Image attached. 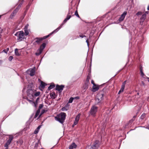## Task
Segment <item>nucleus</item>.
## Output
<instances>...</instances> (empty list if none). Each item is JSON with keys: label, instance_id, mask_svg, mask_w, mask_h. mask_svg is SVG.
Wrapping results in <instances>:
<instances>
[{"label": "nucleus", "instance_id": "obj_33", "mask_svg": "<svg viewBox=\"0 0 149 149\" xmlns=\"http://www.w3.org/2000/svg\"><path fill=\"white\" fill-rule=\"evenodd\" d=\"M37 102H33V103H32V104H33V105H34V107H36V105L37 104Z\"/></svg>", "mask_w": 149, "mask_h": 149}, {"label": "nucleus", "instance_id": "obj_47", "mask_svg": "<svg viewBox=\"0 0 149 149\" xmlns=\"http://www.w3.org/2000/svg\"><path fill=\"white\" fill-rule=\"evenodd\" d=\"M68 20V19H67L66 18L65 20H64L63 21V22L64 23H65Z\"/></svg>", "mask_w": 149, "mask_h": 149}, {"label": "nucleus", "instance_id": "obj_38", "mask_svg": "<svg viewBox=\"0 0 149 149\" xmlns=\"http://www.w3.org/2000/svg\"><path fill=\"white\" fill-rule=\"evenodd\" d=\"M71 17V15H68L66 18L67 19L69 20L70 18Z\"/></svg>", "mask_w": 149, "mask_h": 149}, {"label": "nucleus", "instance_id": "obj_30", "mask_svg": "<svg viewBox=\"0 0 149 149\" xmlns=\"http://www.w3.org/2000/svg\"><path fill=\"white\" fill-rule=\"evenodd\" d=\"M73 99L72 98H70L69 100L68 101V103H71L72 102Z\"/></svg>", "mask_w": 149, "mask_h": 149}, {"label": "nucleus", "instance_id": "obj_45", "mask_svg": "<svg viewBox=\"0 0 149 149\" xmlns=\"http://www.w3.org/2000/svg\"><path fill=\"white\" fill-rule=\"evenodd\" d=\"M141 74V76H143L144 75V74L143 71H140Z\"/></svg>", "mask_w": 149, "mask_h": 149}, {"label": "nucleus", "instance_id": "obj_18", "mask_svg": "<svg viewBox=\"0 0 149 149\" xmlns=\"http://www.w3.org/2000/svg\"><path fill=\"white\" fill-rule=\"evenodd\" d=\"M18 49H15V54L17 56H19L20 55V54L18 51Z\"/></svg>", "mask_w": 149, "mask_h": 149}, {"label": "nucleus", "instance_id": "obj_16", "mask_svg": "<svg viewBox=\"0 0 149 149\" xmlns=\"http://www.w3.org/2000/svg\"><path fill=\"white\" fill-rule=\"evenodd\" d=\"M50 96L52 99H55L56 96V94L54 92H52L50 93Z\"/></svg>", "mask_w": 149, "mask_h": 149}, {"label": "nucleus", "instance_id": "obj_28", "mask_svg": "<svg viewBox=\"0 0 149 149\" xmlns=\"http://www.w3.org/2000/svg\"><path fill=\"white\" fill-rule=\"evenodd\" d=\"M24 31L25 32V35H27L29 34V32L27 30V28L26 29V28H25Z\"/></svg>", "mask_w": 149, "mask_h": 149}, {"label": "nucleus", "instance_id": "obj_56", "mask_svg": "<svg viewBox=\"0 0 149 149\" xmlns=\"http://www.w3.org/2000/svg\"><path fill=\"white\" fill-rule=\"evenodd\" d=\"M146 13L147 14H148V12H146Z\"/></svg>", "mask_w": 149, "mask_h": 149}, {"label": "nucleus", "instance_id": "obj_57", "mask_svg": "<svg viewBox=\"0 0 149 149\" xmlns=\"http://www.w3.org/2000/svg\"><path fill=\"white\" fill-rule=\"evenodd\" d=\"M1 15H0V18H1Z\"/></svg>", "mask_w": 149, "mask_h": 149}, {"label": "nucleus", "instance_id": "obj_44", "mask_svg": "<svg viewBox=\"0 0 149 149\" xmlns=\"http://www.w3.org/2000/svg\"><path fill=\"white\" fill-rule=\"evenodd\" d=\"M86 36H84L83 35H79V37H81V38H83L84 37H85Z\"/></svg>", "mask_w": 149, "mask_h": 149}, {"label": "nucleus", "instance_id": "obj_2", "mask_svg": "<svg viewBox=\"0 0 149 149\" xmlns=\"http://www.w3.org/2000/svg\"><path fill=\"white\" fill-rule=\"evenodd\" d=\"M15 35L18 37L17 40L19 41H22L24 38V34L23 31L18 32Z\"/></svg>", "mask_w": 149, "mask_h": 149}, {"label": "nucleus", "instance_id": "obj_25", "mask_svg": "<svg viewBox=\"0 0 149 149\" xmlns=\"http://www.w3.org/2000/svg\"><path fill=\"white\" fill-rule=\"evenodd\" d=\"M16 14H15V12L14 11H13V13L10 15V18H12Z\"/></svg>", "mask_w": 149, "mask_h": 149}, {"label": "nucleus", "instance_id": "obj_49", "mask_svg": "<svg viewBox=\"0 0 149 149\" xmlns=\"http://www.w3.org/2000/svg\"><path fill=\"white\" fill-rule=\"evenodd\" d=\"M39 98H38L37 99H36V102H37V101L39 100Z\"/></svg>", "mask_w": 149, "mask_h": 149}, {"label": "nucleus", "instance_id": "obj_17", "mask_svg": "<svg viewBox=\"0 0 149 149\" xmlns=\"http://www.w3.org/2000/svg\"><path fill=\"white\" fill-rule=\"evenodd\" d=\"M146 14H143L141 17V20L142 21H143L144 20H145V19L146 18Z\"/></svg>", "mask_w": 149, "mask_h": 149}, {"label": "nucleus", "instance_id": "obj_1", "mask_svg": "<svg viewBox=\"0 0 149 149\" xmlns=\"http://www.w3.org/2000/svg\"><path fill=\"white\" fill-rule=\"evenodd\" d=\"M66 114L63 112H61L56 117H55L56 120H58L60 123H62L64 122L66 117Z\"/></svg>", "mask_w": 149, "mask_h": 149}, {"label": "nucleus", "instance_id": "obj_35", "mask_svg": "<svg viewBox=\"0 0 149 149\" xmlns=\"http://www.w3.org/2000/svg\"><path fill=\"white\" fill-rule=\"evenodd\" d=\"M19 10L18 8H16L14 11L15 12V14H16L18 12Z\"/></svg>", "mask_w": 149, "mask_h": 149}, {"label": "nucleus", "instance_id": "obj_3", "mask_svg": "<svg viewBox=\"0 0 149 149\" xmlns=\"http://www.w3.org/2000/svg\"><path fill=\"white\" fill-rule=\"evenodd\" d=\"M104 94L101 93H99L97 96V98L96 100V102L99 103L103 100Z\"/></svg>", "mask_w": 149, "mask_h": 149}, {"label": "nucleus", "instance_id": "obj_37", "mask_svg": "<svg viewBox=\"0 0 149 149\" xmlns=\"http://www.w3.org/2000/svg\"><path fill=\"white\" fill-rule=\"evenodd\" d=\"M22 3H20V4H19L18 6L16 8H18L19 9H19L20 8L21 6H22Z\"/></svg>", "mask_w": 149, "mask_h": 149}, {"label": "nucleus", "instance_id": "obj_51", "mask_svg": "<svg viewBox=\"0 0 149 149\" xmlns=\"http://www.w3.org/2000/svg\"><path fill=\"white\" fill-rule=\"evenodd\" d=\"M40 128V126H38L37 128V130H39V129Z\"/></svg>", "mask_w": 149, "mask_h": 149}, {"label": "nucleus", "instance_id": "obj_7", "mask_svg": "<svg viewBox=\"0 0 149 149\" xmlns=\"http://www.w3.org/2000/svg\"><path fill=\"white\" fill-rule=\"evenodd\" d=\"M46 44L45 43H43L42 44V45H41L40 47V48L39 50V53H36V54L37 55H40L42 52V51L43 49L45 48V47Z\"/></svg>", "mask_w": 149, "mask_h": 149}, {"label": "nucleus", "instance_id": "obj_50", "mask_svg": "<svg viewBox=\"0 0 149 149\" xmlns=\"http://www.w3.org/2000/svg\"><path fill=\"white\" fill-rule=\"evenodd\" d=\"M140 71H142V67H140Z\"/></svg>", "mask_w": 149, "mask_h": 149}, {"label": "nucleus", "instance_id": "obj_41", "mask_svg": "<svg viewBox=\"0 0 149 149\" xmlns=\"http://www.w3.org/2000/svg\"><path fill=\"white\" fill-rule=\"evenodd\" d=\"M38 132V130H37V129H36L34 131V133L35 134H36Z\"/></svg>", "mask_w": 149, "mask_h": 149}, {"label": "nucleus", "instance_id": "obj_23", "mask_svg": "<svg viewBox=\"0 0 149 149\" xmlns=\"http://www.w3.org/2000/svg\"><path fill=\"white\" fill-rule=\"evenodd\" d=\"M29 97H27V100L30 103L32 104L33 103V99H31V100H29Z\"/></svg>", "mask_w": 149, "mask_h": 149}, {"label": "nucleus", "instance_id": "obj_32", "mask_svg": "<svg viewBox=\"0 0 149 149\" xmlns=\"http://www.w3.org/2000/svg\"><path fill=\"white\" fill-rule=\"evenodd\" d=\"M13 56H9V57L8 58V60L9 61H10L13 59Z\"/></svg>", "mask_w": 149, "mask_h": 149}, {"label": "nucleus", "instance_id": "obj_53", "mask_svg": "<svg viewBox=\"0 0 149 149\" xmlns=\"http://www.w3.org/2000/svg\"><path fill=\"white\" fill-rule=\"evenodd\" d=\"M147 9L148 10H149V5L148 6V7H147Z\"/></svg>", "mask_w": 149, "mask_h": 149}, {"label": "nucleus", "instance_id": "obj_12", "mask_svg": "<svg viewBox=\"0 0 149 149\" xmlns=\"http://www.w3.org/2000/svg\"><path fill=\"white\" fill-rule=\"evenodd\" d=\"M64 86L63 85H57L56 86V90L58 91H62L63 89Z\"/></svg>", "mask_w": 149, "mask_h": 149}, {"label": "nucleus", "instance_id": "obj_31", "mask_svg": "<svg viewBox=\"0 0 149 149\" xmlns=\"http://www.w3.org/2000/svg\"><path fill=\"white\" fill-rule=\"evenodd\" d=\"M75 15L78 17H79V16L78 14L77 10H76L75 12Z\"/></svg>", "mask_w": 149, "mask_h": 149}, {"label": "nucleus", "instance_id": "obj_19", "mask_svg": "<svg viewBox=\"0 0 149 149\" xmlns=\"http://www.w3.org/2000/svg\"><path fill=\"white\" fill-rule=\"evenodd\" d=\"M40 93L39 92H36V91L34 90V96H38L39 95Z\"/></svg>", "mask_w": 149, "mask_h": 149}, {"label": "nucleus", "instance_id": "obj_20", "mask_svg": "<svg viewBox=\"0 0 149 149\" xmlns=\"http://www.w3.org/2000/svg\"><path fill=\"white\" fill-rule=\"evenodd\" d=\"M11 142L8 140L6 143L5 145V147H8V146L10 144Z\"/></svg>", "mask_w": 149, "mask_h": 149}, {"label": "nucleus", "instance_id": "obj_22", "mask_svg": "<svg viewBox=\"0 0 149 149\" xmlns=\"http://www.w3.org/2000/svg\"><path fill=\"white\" fill-rule=\"evenodd\" d=\"M40 113V109H38L37 110V112H36V114H35V118H36V117H37L38 116L39 114Z\"/></svg>", "mask_w": 149, "mask_h": 149}, {"label": "nucleus", "instance_id": "obj_48", "mask_svg": "<svg viewBox=\"0 0 149 149\" xmlns=\"http://www.w3.org/2000/svg\"><path fill=\"white\" fill-rule=\"evenodd\" d=\"M57 29H56L53 32H52V33H54V32H56L57 31Z\"/></svg>", "mask_w": 149, "mask_h": 149}, {"label": "nucleus", "instance_id": "obj_11", "mask_svg": "<svg viewBox=\"0 0 149 149\" xmlns=\"http://www.w3.org/2000/svg\"><path fill=\"white\" fill-rule=\"evenodd\" d=\"M98 147V145L97 143L93 145L92 146L88 147L87 148V149H97Z\"/></svg>", "mask_w": 149, "mask_h": 149}, {"label": "nucleus", "instance_id": "obj_15", "mask_svg": "<svg viewBox=\"0 0 149 149\" xmlns=\"http://www.w3.org/2000/svg\"><path fill=\"white\" fill-rule=\"evenodd\" d=\"M77 147V145L75 143H73L69 146V149H73L76 148Z\"/></svg>", "mask_w": 149, "mask_h": 149}, {"label": "nucleus", "instance_id": "obj_29", "mask_svg": "<svg viewBox=\"0 0 149 149\" xmlns=\"http://www.w3.org/2000/svg\"><path fill=\"white\" fill-rule=\"evenodd\" d=\"M9 50V48H8L6 49L3 50V52H4L6 53H7Z\"/></svg>", "mask_w": 149, "mask_h": 149}, {"label": "nucleus", "instance_id": "obj_27", "mask_svg": "<svg viewBox=\"0 0 149 149\" xmlns=\"http://www.w3.org/2000/svg\"><path fill=\"white\" fill-rule=\"evenodd\" d=\"M145 116H145V113H143V114H142V115L141 116V119H143L145 118Z\"/></svg>", "mask_w": 149, "mask_h": 149}, {"label": "nucleus", "instance_id": "obj_42", "mask_svg": "<svg viewBox=\"0 0 149 149\" xmlns=\"http://www.w3.org/2000/svg\"><path fill=\"white\" fill-rule=\"evenodd\" d=\"M83 88L84 89H86L88 88V85H85V86H84Z\"/></svg>", "mask_w": 149, "mask_h": 149}, {"label": "nucleus", "instance_id": "obj_21", "mask_svg": "<svg viewBox=\"0 0 149 149\" xmlns=\"http://www.w3.org/2000/svg\"><path fill=\"white\" fill-rule=\"evenodd\" d=\"M46 85V84L43 82L41 81V86L42 88H44Z\"/></svg>", "mask_w": 149, "mask_h": 149}, {"label": "nucleus", "instance_id": "obj_4", "mask_svg": "<svg viewBox=\"0 0 149 149\" xmlns=\"http://www.w3.org/2000/svg\"><path fill=\"white\" fill-rule=\"evenodd\" d=\"M97 107L95 106H93L91 108L90 111V114L93 116H95V114L97 111Z\"/></svg>", "mask_w": 149, "mask_h": 149}, {"label": "nucleus", "instance_id": "obj_6", "mask_svg": "<svg viewBox=\"0 0 149 149\" xmlns=\"http://www.w3.org/2000/svg\"><path fill=\"white\" fill-rule=\"evenodd\" d=\"M27 73L29 74L31 76H33L35 72V68H34L30 69L28 70Z\"/></svg>", "mask_w": 149, "mask_h": 149}, {"label": "nucleus", "instance_id": "obj_13", "mask_svg": "<svg viewBox=\"0 0 149 149\" xmlns=\"http://www.w3.org/2000/svg\"><path fill=\"white\" fill-rule=\"evenodd\" d=\"M126 14L127 13L126 12H124L121 15L120 18L119 19V20L120 21H121L123 20Z\"/></svg>", "mask_w": 149, "mask_h": 149}, {"label": "nucleus", "instance_id": "obj_46", "mask_svg": "<svg viewBox=\"0 0 149 149\" xmlns=\"http://www.w3.org/2000/svg\"><path fill=\"white\" fill-rule=\"evenodd\" d=\"M68 20V19H67L66 18L65 20H64L63 21V22L64 23H65Z\"/></svg>", "mask_w": 149, "mask_h": 149}, {"label": "nucleus", "instance_id": "obj_8", "mask_svg": "<svg viewBox=\"0 0 149 149\" xmlns=\"http://www.w3.org/2000/svg\"><path fill=\"white\" fill-rule=\"evenodd\" d=\"M126 81H125L123 83L122 85L121 86V88L118 93V94H120L121 93L123 92L125 88Z\"/></svg>", "mask_w": 149, "mask_h": 149}, {"label": "nucleus", "instance_id": "obj_40", "mask_svg": "<svg viewBox=\"0 0 149 149\" xmlns=\"http://www.w3.org/2000/svg\"><path fill=\"white\" fill-rule=\"evenodd\" d=\"M42 107H43L42 104H40V105L39 106V109H41Z\"/></svg>", "mask_w": 149, "mask_h": 149}, {"label": "nucleus", "instance_id": "obj_14", "mask_svg": "<svg viewBox=\"0 0 149 149\" xmlns=\"http://www.w3.org/2000/svg\"><path fill=\"white\" fill-rule=\"evenodd\" d=\"M99 87L98 86L96 85V84L93 85L92 89V91L93 92H95L97 91Z\"/></svg>", "mask_w": 149, "mask_h": 149}, {"label": "nucleus", "instance_id": "obj_52", "mask_svg": "<svg viewBox=\"0 0 149 149\" xmlns=\"http://www.w3.org/2000/svg\"><path fill=\"white\" fill-rule=\"evenodd\" d=\"M2 31V29L0 27V33H1Z\"/></svg>", "mask_w": 149, "mask_h": 149}, {"label": "nucleus", "instance_id": "obj_26", "mask_svg": "<svg viewBox=\"0 0 149 149\" xmlns=\"http://www.w3.org/2000/svg\"><path fill=\"white\" fill-rule=\"evenodd\" d=\"M13 139V137L11 135H10L9 137V139L8 140L11 142Z\"/></svg>", "mask_w": 149, "mask_h": 149}, {"label": "nucleus", "instance_id": "obj_59", "mask_svg": "<svg viewBox=\"0 0 149 149\" xmlns=\"http://www.w3.org/2000/svg\"><path fill=\"white\" fill-rule=\"evenodd\" d=\"M148 81H149V80Z\"/></svg>", "mask_w": 149, "mask_h": 149}, {"label": "nucleus", "instance_id": "obj_54", "mask_svg": "<svg viewBox=\"0 0 149 149\" xmlns=\"http://www.w3.org/2000/svg\"><path fill=\"white\" fill-rule=\"evenodd\" d=\"M27 26H25V28H26H26H27Z\"/></svg>", "mask_w": 149, "mask_h": 149}, {"label": "nucleus", "instance_id": "obj_34", "mask_svg": "<svg viewBox=\"0 0 149 149\" xmlns=\"http://www.w3.org/2000/svg\"><path fill=\"white\" fill-rule=\"evenodd\" d=\"M68 110L67 109H66V107H64L63 108H62L61 110L62 111H66Z\"/></svg>", "mask_w": 149, "mask_h": 149}, {"label": "nucleus", "instance_id": "obj_9", "mask_svg": "<svg viewBox=\"0 0 149 149\" xmlns=\"http://www.w3.org/2000/svg\"><path fill=\"white\" fill-rule=\"evenodd\" d=\"M49 36H44L43 38H37L36 40V42L37 43H39L41 41H42L43 39H45L48 37Z\"/></svg>", "mask_w": 149, "mask_h": 149}, {"label": "nucleus", "instance_id": "obj_43", "mask_svg": "<svg viewBox=\"0 0 149 149\" xmlns=\"http://www.w3.org/2000/svg\"><path fill=\"white\" fill-rule=\"evenodd\" d=\"M91 83L93 85H95V84L94 83V81L93 80H92L91 81Z\"/></svg>", "mask_w": 149, "mask_h": 149}, {"label": "nucleus", "instance_id": "obj_10", "mask_svg": "<svg viewBox=\"0 0 149 149\" xmlns=\"http://www.w3.org/2000/svg\"><path fill=\"white\" fill-rule=\"evenodd\" d=\"M80 114H79L76 117L75 121L73 124V127L75 125H76L77 124L79 120L80 117Z\"/></svg>", "mask_w": 149, "mask_h": 149}, {"label": "nucleus", "instance_id": "obj_58", "mask_svg": "<svg viewBox=\"0 0 149 149\" xmlns=\"http://www.w3.org/2000/svg\"><path fill=\"white\" fill-rule=\"evenodd\" d=\"M137 94L139 95V93H137Z\"/></svg>", "mask_w": 149, "mask_h": 149}, {"label": "nucleus", "instance_id": "obj_55", "mask_svg": "<svg viewBox=\"0 0 149 149\" xmlns=\"http://www.w3.org/2000/svg\"><path fill=\"white\" fill-rule=\"evenodd\" d=\"M8 147H6V149H8Z\"/></svg>", "mask_w": 149, "mask_h": 149}, {"label": "nucleus", "instance_id": "obj_24", "mask_svg": "<svg viewBox=\"0 0 149 149\" xmlns=\"http://www.w3.org/2000/svg\"><path fill=\"white\" fill-rule=\"evenodd\" d=\"M55 87L54 84L51 85L48 88V89L49 90Z\"/></svg>", "mask_w": 149, "mask_h": 149}, {"label": "nucleus", "instance_id": "obj_5", "mask_svg": "<svg viewBox=\"0 0 149 149\" xmlns=\"http://www.w3.org/2000/svg\"><path fill=\"white\" fill-rule=\"evenodd\" d=\"M34 90L32 89L29 90L27 91V93L28 97L30 99H33L34 97Z\"/></svg>", "mask_w": 149, "mask_h": 149}, {"label": "nucleus", "instance_id": "obj_36", "mask_svg": "<svg viewBox=\"0 0 149 149\" xmlns=\"http://www.w3.org/2000/svg\"><path fill=\"white\" fill-rule=\"evenodd\" d=\"M19 10L18 8H16L14 11L15 12V14H16L18 12Z\"/></svg>", "mask_w": 149, "mask_h": 149}, {"label": "nucleus", "instance_id": "obj_39", "mask_svg": "<svg viewBox=\"0 0 149 149\" xmlns=\"http://www.w3.org/2000/svg\"><path fill=\"white\" fill-rule=\"evenodd\" d=\"M142 14V12H138L136 14V15H140Z\"/></svg>", "mask_w": 149, "mask_h": 149}]
</instances>
